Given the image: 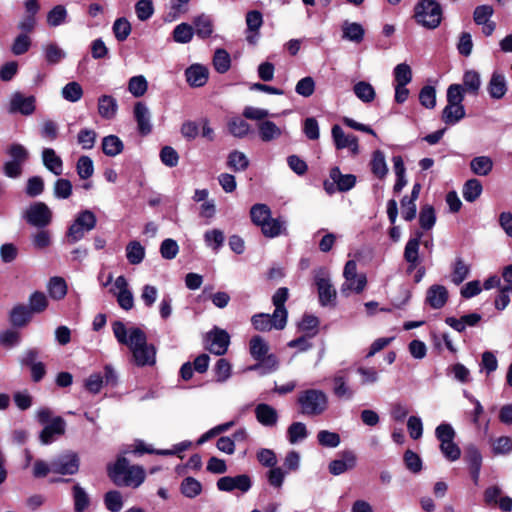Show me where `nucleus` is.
Here are the masks:
<instances>
[{
  "label": "nucleus",
  "mask_w": 512,
  "mask_h": 512,
  "mask_svg": "<svg viewBox=\"0 0 512 512\" xmlns=\"http://www.w3.org/2000/svg\"><path fill=\"white\" fill-rule=\"evenodd\" d=\"M481 87L480 74L475 70H468L463 75V92L467 91L472 94H477Z\"/></svg>",
  "instance_id": "58836bf2"
},
{
  "label": "nucleus",
  "mask_w": 512,
  "mask_h": 512,
  "mask_svg": "<svg viewBox=\"0 0 512 512\" xmlns=\"http://www.w3.org/2000/svg\"><path fill=\"white\" fill-rule=\"evenodd\" d=\"M470 274V265L467 264L462 258H456L452 266L451 281L459 285Z\"/></svg>",
  "instance_id": "c9c22d12"
},
{
  "label": "nucleus",
  "mask_w": 512,
  "mask_h": 512,
  "mask_svg": "<svg viewBox=\"0 0 512 512\" xmlns=\"http://www.w3.org/2000/svg\"><path fill=\"white\" fill-rule=\"evenodd\" d=\"M258 361L259 363L249 367V370H259L262 375H265L276 371L279 366V361L274 354H267Z\"/></svg>",
  "instance_id": "e433bc0d"
},
{
  "label": "nucleus",
  "mask_w": 512,
  "mask_h": 512,
  "mask_svg": "<svg viewBox=\"0 0 512 512\" xmlns=\"http://www.w3.org/2000/svg\"><path fill=\"white\" fill-rule=\"evenodd\" d=\"M185 74L187 82L193 87H201L208 80L207 68L199 64L190 66Z\"/></svg>",
  "instance_id": "cd10ccee"
},
{
  "label": "nucleus",
  "mask_w": 512,
  "mask_h": 512,
  "mask_svg": "<svg viewBox=\"0 0 512 512\" xmlns=\"http://www.w3.org/2000/svg\"><path fill=\"white\" fill-rule=\"evenodd\" d=\"M463 88L460 84H451L447 89V105L442 112V120L454 125L465 117Z\"/></svg>",
  "instance_id": "7ed1b4c3"
},
{
  "label": "nucleus",
  "mask_w": 512,
  "mask_h": 512,
  "mask_svg": "<svg viewBox=\"0 0 512 512\" xmlns=\"http://www.w3.org/2000/svg\"><path fill=\"white\" fill-rule=\"evenodd\" d=\"M123 148V142L115 135L106 136L102 140V150L107 156H116L122 152Z\"/></svg>",
  "instance_id": "79ce46f5"
},
{
  "label": "nucleus",
  "mask_w": 512,
  "mask_h": 512,
  "mask_svg": "<svg viewBox=\"0 0 512 512\" xmlns=\"http://www.w3.org/2000/svg\"><path fill=\"white\" fill-rule=\"evenodd\" d=\"M356 373L360 377L361 386L374 385L380 380L379 372L374 367L359 366Z\"/></svg>",
  "instance_id": "c03bdc74"
},
{
  "label": "nucleus",
  "mask_w": 512,
  "mask_h": 512,
  "mask_svg": "<svg viewBox=\"0 0 512 512\" xmlns=\"http://www.w3.org/2000/svg\"><path fill=\"white\" fill-rule=\"evenodd\" d=\"M342 38L353 43H361L364 39L365 30L360 23L344 21L342 26Z\"/></svg>",
  "instance_id": "5701e85b"
},
{
  "label": "nucleus",
  "mask_w": 512,
  "mask_h": 512,
  "mask_svg": "<svg viewBox=\"0 0 512 512\" xmlns=\"http://www.w3.org/2000/svg\"><path fill=\"white\" fill-rule=\"evenodd\" d=\"M257 128L259 138L263 142L275 141L283 134V129L270 120L259 122Z\"/></svg>",
  "instance_id": "4be33fe9"
},
{
  "label": "nucleus",
  "mask_w": 512,
  "mask_h": 512,
  "mask_svg": "<svg viewBox=\"0 0 512 512\" xmlns=\"http://www.w3.org/2000/svg\"><path fill=\"white\" fill-rule=\"evenodd\" d=\"M372 173L379 179L386 177L388 173V167L385 159V155L382 151L376 150L372 154L370 162Z\"/></svg>",
  "instance_id": "2f4dec72"
},
{
  "label": "nucleus",
  "mask_w": 512,
  "mask_h": 512,
  "mask_svg": "<svg viewBox=\"0 0 512 512\" xmlns=\"http://www.w3.org/2000/svg\"><path fill=\"white\" fill-rule=\"evenodd\" d=\"M422 233L417 232L415 237L410 238L404 249V259L409 263L408 271L411 272L419 264V246Z\"/></svg>",
  "instance_id": "aec40b11"
},
{
  "label": "nucleus",
  "mask_w": 512,
  "mask_h": 512,
  "mask_svg": "<svg viewBox=\"0 0 512 512\" xmlns=\"http://www.w3.org/2000/svg\"><path fill=\"white\" fill-rule=\"evenodd\" d=\"M62 95L67 101L77 102L83 96V89L79 83L72 81L63 87Z\"/></svg>",
  "instance_id": "69168bd1"
},
{
  "label": "nucleus",
  "mask_w": 512,
  "mask_h": 512,
  "mask_svg": "<svg viewBox=\"0 0 512 512\" xmlns=\"http://www.w3.org/2000/svg\"><path fill=\"white\" fill-rule=\"evenodd\" d=\"M481 320V315L478 313H471L462 316L461 318L457 319L455 317H447L445 322L447 325L452 327L457 332H463L466 327H474L476 326Z\"/></svg>",
  "instance_id": "bb28decb"
},
{
  "label": "nucleus",
  "mask_w": 512,
  "mask_h": 512,
  "mask_svg": "<svg viewBox=\"0 0 512 512\" xmlns=\"http://www.w3.org/2000/svg\"><path fill=\"white\" fill-rule=\"evenodd\" d=\"M448 300V290L445 286L434 284L428 288L426 302L433 309L442 308Z\"/></svg>",
  "instance_id": "412c9836"
},
{
  "label": "nucleus",
  "mask_w": 512,
  "mask_h": 512,
  "mask_svg": "<svg viewBox=\"0 0 512 512\" xmlns=\"http://www.w3.org/2000/svg\"><path fill=\"white\" fill-rule=\"evenodd\" d=\"M482 190L478 179H470L464 184L462 195L467 202H474L481 195Z\"/></svg>",
  "instance_id": "09e8293b"
},
{
  "label": "nucleus",
  "mask_w": 512,
  "mask_h": 512,
  "mask_svg": "<svg viewBox=\"0 0 512 512\" xmlns=\"http://www.w3.org/2000/svg\"><path fill=\"white\" fill-rule=\"evenodd\" d=\"M217 488L220 491L232 492L239 490L242 493H246L250 490L252 483L248 475L241 474L237 476H224L218 479Z\"/></svg>",
  "instance_id": "9b49d317"
},
{
  "label": "nucleus",
  "mask_w": 512,
  "mask_h": 512,
  "mask_svg": "<svg viewBox=\"0 0 512 512\" xmlns=\"http://www.w3.org/2000/svg\"><path fill=\"white\" fill-rule=\"evenodd\" d=\"M491 449L494 455L508 454L512 449V439L508 436H501L491 440Z\"/></svg>",
  "instance_id": "0e129e2a"
},
{
  "label": "nucleus",
  "mask_w": 512,
  "mask_h": 512,
  "mask_svg": "<svg viewBox=\"0 0 512 512\" xmlns=\"http://www.w3.org/2000/svg\"><path fill=\"white\" fill-rule=\"evenodd\" d=\"M77 174L81 179H88L94 173L93 161L89 156H80L76 164Z\"/></svg>",
  "instance_id": "bf43d9fd"
},
{
  "label": "nucleus",
  "mask_w": 512,
  "mask_h": 512,
  "mask_svg": "<svg viewBox=\"0 0 512 512\" xmlns=\"http://www.w3.org/2000/svg\"><path fill=\"white\" fill-rule=\"evenodd\" d=\"M228 166L234 171H244L249 166V160L243 152L234 150L228 155Z\"/></svg>",
  "instance_id": "864d4df0"
},
{
  "label": "nucleus",
  "mask_w": 512,
  "mask_h": 512,
  "mask_svg": "<svg viewBox=\"0 0 512 512\" xmlns=\"http://www.w3.org/2000/svg\"><path fill=\"white\" fill-rule=\"evenodd\" d=\"M105 507L111 512H119L123 507L122 495L117 490H111L104 495Z\"/></svg>",
  "instance_id": "13d9d810"
},
{
  "label": "nucleus",
  "mask_w": 512,
  "mask_h": 512,
  "mask_svg": "<svg viewBox=\"0 0 512 512\" xmlns=\"http://www.w3.org/2000/svg\"><path fill=\"white\" fill-rule=\"evenodd\" d=\"M250 216L252 222L260 227L271 217V210L266 204H255L251 207Z\"/></svg>",
  "instance_id": "8fccbe9b"
},
{
  "label": "nucleus",
  "mask_w": 512,
  "mask_h": 512,
  "mask_svg": "<svg viewBox=\"0 0 512 512\" xmlns=\"http://www.w3.org/2000/svg\"><path fill=\"white\" fill-rule=\"evenodd\" d=\"M308 436L306 425L302 422H293L287 429L288 441L296 444L303 441Z\"/></svg>",
  "instance_id": "de8ad7c7"
},
{
  "label": "nucleus",
  "mask_w": 512,
  "mask_h": 512,
  "mask_svg": "<svg viewBox=\"0 0 512 512\" xmlns=\"http://www.w3.org/2000/svg\"><path fill=\"white\" fill-rule=\"evenodd\" d=\"M227 126H228L229 132L234 137H237V138H244L251 131V126L249 125V123H247L245 120H243L239 117H234V118L230 119Z\"/></svg>",
  "instance_id": "a19ab883"
},
{
  "label": "nucleus",
  "mask_w": 512,
  "mask_h": 512,
  "mask_svg": "<svg viewBox=\"0 0 512 512\" xmlns=\"http://www.w3.org/2000/svg\"><path fill=\"white\" fill-rule=\"evenodd\" d=\"M31 310L28 306L18 304L12 308L9 314V320L13 327L21 328L26 326L32 319Z\"/></svg>",
  "instance_id": "b1692460"
},
{
  "label": "nucleus",
  "mask_w": 512,
  "mask_h": 512,
  "mask_svg": "<svg viewBox=\"0 0 512 512\" xmlns=\"http://www.w3.org/2000/svg\"><path fill=\"white\" fill-rule=\"evenodd\" d=\"M246 40L251 45H256L259 39V29L263 24V16L257 10L249 11L246 14Z\"/></svg>",
  "instance_id": "f3484780"
},
{
  "label": "nucleus",
  "mask_w": 512,
  "mask_h": 512,
  "mask_svg": "<svg viewBox=\"0 0 512 512\" xmlns=\"http://www.w3.org/2000/svg\"><path fill=\"white\" fill-rule=\"evenodd\" d=\"M44 52L45 60L51 65L58 64L65 57V52L55 43L48 44Z\"/></svg>",
  "instance_id": "774afa93"
},
{
  "label": "nucleus",
  "mask_w": 512,
  "mask_h": 512,
  "mask_svg": "<svg viewBox=\"0 0 512 512\" xmlns=\"http://www.w3.org/2000/svg\"><path fill=\"white\" fill-rule=\"evenodd\" d=\"M80 467V458L76 452L66 451L52 459V473L75 475Z\"/></svg>",
  "instance_id": "0eeeda50"
},
{
  "label": "nucleus",
  "mask_w": 512,
  "mask_h": 512,
  "mask_svg": "<svg viewBox=\"0 0 512 512\" xmlns=\"http://www.w3.org/2000/svg\"><path fill=\"white\" fill-rule=\"evenodd\" d=\"M471 171L479 176L488 175L493 168V161L488 156H477L470 162Z\"/></svg>",
  "instance_id": "f704fd0d"
},
{
  "label": "nucleus",
  "mask_w": 512,
  "mask_h": 512,
  "mask_svg": "<svg viewBox=\"0 0 512 512\" xmlns=\"http://www.w3.org/2000/svg\"><path fill=\"white\" fill-rule=\"evenodd\" d=\"M260 228L265 237L274 238L285 231V221L269 217V220L264 222Z\"/></svg>",
  "instance_id": "72a5a7b5"
},
{
  "label": "nucleus",
  "mask_w": 512,
  "mask_h": 512,
  "mask_svg": "<svg viewBox=\"0 0 512 512\" xmlns=\"http://www.w3.org/2000/svg\"><path fill=\"white\" fill-rule=\"evenodd\" d=\"M48 307L47 297L43 292L35 291L29 297V310L31 313H41Z\"/></svg>",
  "instance_id": "6e6d98bb"
},
{
  "label": "nucleus",
  "mask_w": 512,
  "mask_h": 512,
  "mask_svg": "<svg viewBox=\"0 0 512 512\" xmlns=\"http://www.w3.org/2000/svg\"><path fill=\"white\" fill-rule=\"evenodd\" d=\"M107 473L115 485L128 486V459L119 455L114 464L107 466Z\"/></svg>",
  "instance_id": "ddd939ff"
},
{
  "label": "nucleus",
  "mask_w": 512,
  "mask_h": 512,
  "mask_svg": "<svg viewBox=\"0 0 512 512\" xmlns=\"http://www.w3.org/2000/svg\"><path fill=\"white\" fill-rule=\"evenodd\" d=\"M24 219L31 226L43 229L52 222V212L46 203L35 202L25 211Z\"/></svg>",
  "instance_id": "423d86ee"
},
{
  "label": "nucleus",
  "mask_w": 512,
  "mask_h": 512,
  "mask_svg": "<svg viewBox=\"0 0 512 512\" xmlns=\"http://www.w3.org/2000/svg\"><path fill=\"white\" fill-rule=\"evenodd\" d=\"M202 491L201 483L192 477L185 478L181 483V492L188 498H195Z\"/></svg>",
  "instance_id": "4d7b16f0"
},
{
  "label": "nucleus",
  "mask_w": 512,
  "mask_h": 512,
  "mask_svg": "<svg viewBox=\"0 0 512 512\" xmlns=\"http://www.w3.org/2000/svg\"><path fill=\"white\" fill-rule=\"evenodd\" d=\"M97 218L91 210L80 211L74 222L69 226L67 231V240L69 243L74 244L81 240L86 232L91 231L96 227Z\"/></svg>",
  "instance_id": "39448f33"
},
{
  "label": "nucleus",
  "mask_w": 512,
  "mask_h": 512,
  "mask_svg": "<svg viewBox=\"0 0 512 512\" xmlns=\"http://www.w3.org/2000/svg\"><path fill=\"white\" fill-rule=\"evenodd\" d=\"M36 98L34 96L25 97L21 92H15L10 100L9 112L20 113L28 116L34 113L36 109Z\"/></svg>",
  "instance_id": "2eb2a0df"
},
{
  "label": "nucleus",
  "mask_w": 512,
  "mask_h": 512,
  "mask_svg": "<svg viewBox=\"0 0 512 512\" xmlns=\"http://www.w3.org/2000/svg\"><path fill=\"white\" fill-rule=\"evenodd\" d=\"M67 10L63 5L54 6L47 14V23L52 27H57L65 22Z\"/></svg>",
  "instance_id": "680f3d73"
},
{
  "label": "nucleus",
  "mask_w": 512,
  "mask_h": 512,
  "mask_svg": "<svg viewBox=\"0 0 512 512\" xmlns=\"http://www.w3.org/2000/svg\"><path fill=\"white\" fill-rule=\"evenodd\" d=\"M48 292L52 299L61 300L67 294V284L64 278L54 276L48 283Z\"/></svg>",
  "instance_id": "473e14b6"
},
{
  "label": "nucleus",
  "mask_w": 512,
  "mask_h": 512,
  "mask_svg": "<svg viewBox=\"0 0 512 512\" xmlns=\"http://www.w3.org/2000/svg\"><path fill=\"white\" fill-rule=\"evenodd\" d=\"M416 22L427 28H437L442 20V9L439 3L434 0H421L415 6Z\"/></svg>",
  "instance_id": "20e7f679"
},
{
  "label": "nucleus",
  "mask_w": 512,
  "mask_h": 512,
  "mask_svg": "<svg viewBox=\"0 0 512 512\" xmlns=\"http://www.w3.org/2000/svg\"><path fill=\"white\" fill-rule=\"evenodd\" d=\"M130 352L137 366H153L156 363V349L147 343L146 335L140 328L130 329Z\"/></svg>",
  "instance_id": "f257e3e1"
},
{
  "label": "nucleus",
  "mask_w": 512,
  "mask_h": 512,
  "mask_svg": "<svg viewBox=\"0 0 512 512\" xmlns=\"http://www.w3.org/2000/svg\"><path fill=\"white\" fill-rule=\"evenodd\" d=\"M351 285H349V287H345V281L343 282L342 286H341V294L344 295V296H348L350 293L354 292V293H361L365 287H366V284H367V279H366V276L365 274H355L354 277H352V279L349 281Z\"/></svg>",
  "instance_id": "a18cd8bd"
},
{
  "label": "nucleus",
  "mask_w": 512,
  "mask_h": 512,
  "mask_svg": "<svg viewBox=\"0 0 512 512\" xmlns=\"http://www.w3.org/2000/svg\"><path fill=\"white\" fill-rule=\"evenodd\" d=\"M229 343L230 336L223 329L215 328L207 334V348L215 355L225 354Z\"/></svg>",
  "instance_id": "f8f14e48"
},
{
  "label": "nucleus",
  "mask_w": 512,
  "mask_h": 512,
  "mask_svg": "<svg viewBox=\"0 0 512 512\" xmlns=\"http://www.w3.org/2000/svg\"><path fill=\"white\" fill-rule=\"evenodd\" d=\"M300 412L306 416L322 415L329 405L328 395L320 389H306L298 394Z\"/></svg>",
  "instance_id": "f03ea898"
},
{
  "label": "nucleus",
  "mask_w": 512,
  "mask_h": 512,
  "mask_svg": "<svg viewBox=\"0 0 512 512\" xmlns=\"http://www.w3.org/2000/svg\"><path fill=\"white\" fill-rule=\"evenodd\" d=\"M395 85L406 86L412 81V70L406 63L396 65L393 70Z\"/></svg>",
  "instance_id": "603ef678"
},
{
  "label": "nucleus",
  "mask_w": 512,
  "mask_h": 512,
  "mask_svg": "<svg viewBox=\"0 0 512 512\" xmlns=\"http://www.w3.org/2000/svg\"><path fill=\"white\" fill-rule=\"evenodd\" d=\"M32 45L31 38L27 34H19L11 45V52L15 56H20L28 52Z\"/></svg>",
  "instance_id": "052dcab7"
},
{
  "label": "nucleus",
  "mask_w": 512,
  "mask_h": 512,
  "mask_svg": "<svg viewBox=\"0 0 512 512\" xmlns=\"http://www.w3.org/2000/svg\"><path fill=\"white\" fill-rule=\"evenodd\" d=\"M43 165L54 175L59 176L63 172V161L54 149L44 148L42 151Z\"/></svg>",
  "instance_id": "a878e982"
},
{
  "label": "nucleus",
  "mask_w": 512,
  "mask_h": 512,
  "mask_svg": "<svg viewBox=\"0 0 512 512\" xmlns=\"http://www.w3.org/2000/svg\"><path fill=\"white\" fill-rule=\"evenodd\" d=\"M356 463V455L351 451H345L341 454L340 458L329 463L328 469L332 475L338 476L352 470L356 466Z\"/></svg>",
  "instance_id": "a211bd4d"
},
{
  "label": "nucleus",
  "mask_w": 512,
  "mask_h": 512,
  "mask_svg": "<svg viewBox=\"0 0 512 512\" xmlns=\"http://www.w3.org/2000/svg\"><path fill=\"white\" fill-rule=\"evenodd\" d=\"M331 134L335 147L338 150L347 148L353 155H357L359 153L358 139L356 136L346 134L339 125H334L332 127Z\"/></svg>",
  "instance_id": "4468645a"
},
{
  "label": "nucleus",
  "mask_w": 512,
  "mask_h": 512,
  "mask_svg": "<svg viewBox=\"0 0 512 512\" xmlns=\"http://www.w3.org/2000/svg\"><path fill=\"white\" fill-rule=\"evenodd\" d=\"M489 96L494 100L502 99L507 92V80L505 75L500 71H494L487 84Z\"/></svg>",
  "instance_id": "6ab92c4d"
},
{
  "label": "nucleus",
  "mask_w": 512,
  "mask_h": 512,
  "mask_svg": "<svg viewBox=\"0 0 512 512\" xmlns=\"http://www.w3.org/2000/svg\"><path fill=\"white\" fill-rule=\"evenodd\" d=\"M330 179L336 183L337 190L346 192L351 190L356 184V176L353 174H342L338 167L330 170Z\"/></svg>",
  "instance_id": "393cba45"
},
{
  "label": "nucleus",
  "mask_w": 512,
  "mask_h": 512,
  "mask_svg": "<svg viewBox=\"0 0 512 512\" xmlns=\"http://www.w3.org/2000/svg\"><path fill=\"white\" fill-rule=\"evenodd\" d=\"M137 130L141 135H148L152 131L151 112L145 102L138 101L133 107Z\"/></svg>",
  "instance_id": "dca6fc26"
},
{
  "label": "nucleus",
  "mask_w": 512,
  "mask_h": 512,
  "mask_svg": "<svg viewBox=\"0 0 512 512\" xmlns=\"http://www.w3.org/2000/svg\"><path fill=\"white\" fill-rule=\"evenodd\" d=\"M464 460L469 468L482 467L483 457L479 448L474 444L465 447Z\"/></svg>",
  "instance_id": "3c124183"
},
{
  "label": "nucleus",
  "mask_w": 512,
  "mask_h": 512,
  "mask_svg": "<svg viewBox=\"0 0 512 512\" xmlns=\"http://www.w3.org/2000/svg\"><path fill=\"white\" fill-rule=\"evenodd\" d=\"M332 393L333 395L343 401H351L356 394L355 389L350 385L349 378L345 374V370H340L335 373L332 378Z\"/></svg>",
  "instance_id": "1a4fd4ad"
},
{
  "label": "nucleus",
  "mask_w": 512,
  "mask_h": 512,
  "mask_svg": "<svg viewBox=\"0 0 512 512\" xmlns=\"http://www.w3.org/2000/svg\"><path fill=\"white\" fill-rule=\"evenodd\" d=\"M213 65L217 72H227L231 65L230 55L224 49L216 50L213 58Z\"/></svg>",
  "instance_id": "e2e57ef3"
},
{
  "label": "nucleus",
  "mask_w": 512,
  "mask_h": 512,
  "mask_svg": "<svg viewBox=\"0 0 512 512\" xmlns=\"http://www.w3.org/2000/svg\"><path fill=\"white\" fill-rule=\"evenodd\" d=\"M195 32L197 36L201 38L209 37L213 32V22L212 19L207 15H200L196 17L193 21Z\"/></svg>",
  "instance_id": "37998d69"
},
{
  "label": "nucleus",
  "mask_w": 512,
  "mask_h": 512,
  "mask_svg": "<svg viewBox=\"0 0 512 512\" xmlns=\"http://www.w3.org/2000/svg\"><path fill=\"white\" fill-rule=\"evenodd\" d=\"M72 492L74 499V511L84 512L90 505L88 494L79 484L73 486Z\"/></svg>",
  "instance_id": "49530a36"
},
{
  "label": "nucleus",
  "mask_w": 512,
  "mask_h": 512,
  "mask_svg": "<svg viewBox=\"0 0 512 512\" xmlns=\"http://www.w3.org/2000/svg\"><path fill=\"white\" fill-rule=\"evenodd\" d=\"M353 91L357 98L364 103H370L376 97L375 89L366 81L357 82L353 87Z\"/></svg>",
  "instance_id": "4c0bfd02"
},
{
  "label": "nucleus",
  "mask_w": 512,
  "mask_h": 512,
  "mask_svg": "<svg viewBox=\"0 0 512 512\" xmlns=\"http://www.w3.org/2000/svg\"><path fill=\"white\" fill-rule=\"evenodd\" d=\"M114 295H117V301L121 308L128 311V282L124 276H119L110 289Z\"/></svg>",
  "instance_id": "c756f323"
},
{
  "label": "nucleus",
  "mask_w": 512,
  "mask_h": 512,
  "mask_svg": "<svg viewBox=\"0 0 512 512\" xmlns=\"http://www.w3.org/2000/svg\"><path fill=\"white\" fill-rule=\"evenodd\" d=\"M117 110L116 100L109 95H102L98 99V112L100 116L104 119H112Z\"/></svg>",
  "instance_id": "7c9ffc66"
},
{
  "label": "nucleus",
  "mask_w": 512,
  "mask_h": 512,
  "mask_svg": "<svg viewBox=\"0 0 512 512\" xmlns=\"http://www.w3.org/2000/svg\"><path fill=\"white\" fill-rule=\"evenodd\" d=\"M203 237L206 246L211 248L215 252H218L220 250L225 241L224 233L220 229L208 230L204 233Z\"/></svg>",
  "instance_id": "ea45409f"
},
{
  "label": "nucleus",
  "mask_w": 512,
  "mask_h": 512,
  "mask_svg": "<svg viewBox=\"0 0 512 512\" xmlns=\"http://www.w3.org/2000/svg\"><path fill=\"white\" fill-rule=\"evenodd\" d=\"M315 283L317 285L321 305L326 306L334 302L336 299V290L331 284L329 273L326 269L320 268L316 271Z\"/></svg>",
  "instance_id": "6e6552de"
},
{
  "label": "nucleus",
  "mask_w": 512,
  "mask_h": 512,
  "mask_svg": "<svg viewBox=\"0 0 512 512\" xmlns=\"http://www.w3.org/2000/svg\"><path fill=\"white\" fill-rule=\"evenodd\" d=\"M72 183L68 179L59 178L54 183V196L58 199H67L72 195Z\"/></svg>",
  "instance_id": "338daca9"
},
{
  "label": "nucleus",
  "mask_w": 512,
  "mask_h": 512,
  "mask_svg": "<svg viewBox=\"0 0 512 512\" xmlns=\"http://www.w3.org/2000/svg\"><path fill=\"white\" fill-rule=\"evenodd\" d=\"M257 420L264 426H274L278 421V413L276 409L268 404H258L255 408Z\"/></svg>",
  "instance_id": "c85d7f7f"
},
{
  "label": "nucleus",
  "mask_w": 512,
  "mask_h": 512,
  "mask_svg": "<svg viewBox=\"0 0 512 512\" xmlns=\"http://www.w3.org/2000/svg\"><path fill=\"white\" fill-rule=\"evenodd\" d=\"M66 432V421L61 416H55L50 424L45 425L39 433V440L43 445L52 444Z\"/></svg>",
  "instance_id": "9d476101"
},
{
  "label": "nucleus",
  "mask_w": 512,
  "mask_h": 512,
  "mask_svg": "<svg viewBox=\"0 0 512 512\" xmlns=\"http://www.w3.org/2000/svg\"><path fill=\"white\" fill-rule=\"evenodd\" d=\"M269 350L268 344L260 336H254L250 340V353L255 360H260L267 355Z\"/></svg>",
  "instance_id": "5fc2aeb1"
}]
</instances>
